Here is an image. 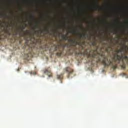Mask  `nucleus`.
<instances>
[{
    "label": "nucleus",
    "instance_id": "obj_11",
    "mask_svg": "<svg viewBox=\"0 0 128 128\" xmlns=\"http://www.w3.org/2000/svg\"><path fill=\"white\" fill-rule=\"evenodd\" d=\"M70 32L71 34H77V32H78V30H71Z\"/></svg>",
    "mask_w": 128,
    "mask_h": 128
},
{
    "label": "nucleus",
    "instance_id": "obj_2",
    "mask_svg": "<svg viewBox=\"0 0 128 128\" xmlns=\"http://www.w3.org/2000/svg\"><path fill=\"white\" fill-rule=\"evenodd\" d=\"M25 44L28 45L29 48L32 49L34 48L36 45V40L34 36H30V40L28 41V39H26Z\"/></svg>",
    "mask_w": 128,
    "mask_h": 128
},
{
    "label": "nucleus",
    "instance_id": "obj_14",
    "mask_svg": "<svg viewBox=\"0 0 128 128\" xmlns=\"http://www.w3.org/2000/svg\"><path fill=\"white\" fill-rule=\"evenodd\" d=\"M109 49H110V50H112V48L110 47V46H108L107 47V48H106V52H108Z\"/></svg>",
    "mask_w": 128,
    "mask_h": 128
},
{
    "label": "nucleus",
    "instance_id": "obj_31",
    "mask_svg": "<svg viewBox=\"0 0 128 128\" xmlns=\"http://www.w3.org/2000/svg\"><path fill=\"white\" fill-rule=\"evenodd\" d=\"M46 30H48V29H46Z\"/></svg>",
    "mask_w": 128,
    "mask_h": 128
},
{
    "label": "nucleus",
    "instance_id": "obj_26",
    "mask_svg": "<svg viewBox=\"0 0 128 128\" xmlns=\"http://www.w3.org/2000/svg\"><path fill=\"white\" fill-rule=\"evenodd\" d=\"M92 45H96V42H92Z\"/></svg>",
    "mask_w": 128,
    "mask_h": 128
},
{
    "label": "nucleus",
    "instance_id": "obj_21",
    "mask_svg": "<svg viewBox=\"0 0 128 128\" xmlns=\"http://www.w3.org/2000/svg\"><path fill=\"white\" fill-rule=\"evenodd\" d=\"M58 48H59V46H55V50H57Z\"/></svg>",
    "mask_w": 128,
    "mask_h": 128
},
{
    "label": "nucleus",
    "instance_id": "obj_27",
    "mask_svg": "<svg viewBox=\"0 0 128 128\" xmlns=\"http://www.w3.org/2000/svg\"><path fill=\"white\" fill-rule=\"evenodd\" d=\"M10 26H12V28L14 27V26H12V24H10Z\"/></svg>",
    "mask_w": 128,
    "mask_h": 128
},
{
    "label": "nucleus",
    "instance_id": "obj_4",
    "mask_svg": "<svg viewBox=\"0 0 128 128\" xmlns=\"http://www.w3.org/2000/svg\"><path fill=\"white\" fill-rule=\"evenodd\" d=\"M62 38L64 40H68V42H70L71 44H80V42L77 41L76 39H72V38H68V35H64V34H62Z\"/></svg>",
    "mask_w": 128,
    "mask_h": 128
},
{
    "label": "nucleus",
    "instance_id": "obj_7",
    "mask_svg": "<svg viewBox=\"0 0 128 128\" xmlns=\"http://www.w3.org/2000/svg\"><path fill=\"white\" fill-rule=\"evenodd\" d=\"M66 72H68V78H70V74H72L74 72V70L72 69H71V68H70V67L66 68Z\"/></svg>",
    "mask_w": 128,
    "mask_h": 128
},
{
    "label": "nucleus",
    "instance_id": "obj_24",
    "mask_svg": "<svg viewBox=\"0 0 128 128\" xmlns=\"http://www.w3.org/2000/svg\"><path fill=\"white\" fill-rule=\"evenodd\" d=\"M1 16H6V14H2Z\"/></svg>",
    "mask_w": 128,
    "mask_h": 128
},
{
    "label": "nucleus",
    "instance_id": "obj_10",
    "mask_svg": "<svg viewBox=\"0 0 128 128\" xmlns=\"http://www.w3.org/2000/svg\"><path fill=\"white\" fill-rule=\"evenodd\" d=\"M96 8H98L99 10H101V8H100V6L98 2H96Z\"/></svg>",
    "mask_w": 128,
    "mask_h": 128
},
{
    "label": "nucleus",
    "instance_id": "obj_17",
    "mask_svg": "<svg viewBox=\"0 0 128 128\" xmlns=\"http://www.w3.org/2000/svg\"><path fill=\"white\" fill-rule=\"evenodd\" d=\"M36 32H37L38 34H39V32H40L41 34H42V32H43V30H39Z\"/></svg>",
    "mask_w": 128,
    "mask_h": 128
},
{
    "label": "nucleus",
    "instance_id": "obj_9",
    "mask_svg": "<svg viewBox=\"0 0 128 128\" xmlns=\"http://www.w3.org/2000/svg\"><path fill=\"white\" fill-rule=\"evenodd\" d=\"M36 28H40V26L39 22H36ZM36 27H35V28H32V30H36Z\"/></svg>",
    "mask_w": 128,
    "mask_h": 128
},
{
    "label": "nucleus",
    "instance_id": "obj_1",
    "mask_svg": "<svg viewBox=\"0 0 128 128\" xmlns=\"http://www.w3.org/2000/svg\"><path fill=\"white\" fill-rule=\"evenodd\" d=\"M122 52H125V46L122 47L119 50H114V52L112 53V60H108V57H104V59L102 60V64L104 65V67H108L109 65L112 64V67L113 69H116L118 66L116 64H114V62H116L118 64H120V62L122 65V68L124 69L126 68L125 65V62L128 64V56L127 55H118V53H122Z\"/></svg>",
    "mask_w": 128,
    "mask_h": 128
},
{
    "label": "nucleus",
    "instance_id": "obj_8",
    "mask_svg": "<svg viewBox=\"0 0 128 128\" xmlns=\"http://www.w3.org/2000/svg\"><path fill=\"white\" fill-rule=\"evenodd\" d=\"M86 34H79V38H86Z\"/></svg>",
    "mask_w": 128,
    "mask_h": 128
},
{
    "label": "nucleus",
    "instance_id": "obj_25",
    "mask_svg": "<svg viewBox=\"0 0 128 128\" xmlns=\"http://www.w3.org/2000/svg\"><path fill=\"white\" fill-rule=\"evenodd\" d=\"M116 22H120L118 20H116Z\"/></svg>",
    "mask_w": 128,
    "mask_h": 128
},
{
    "label": "nucleus",
    "instance_id": "obj_15",
    "mask_svg": "<svg viewBox=\"0 0 128 128\" xmlns=\"http://www.w3.org/2000/svg\"><path fill=\"white\" fill-rule=\"evenodd\" d=\"M30 75H36V72L34 71H32L31 72H30Z\"/></svg>",
    "mask_w": 128,
    "mask_h": 128
},
{
    "label": "nucleus",
    "instance_id": "obj_29",
    "mask_svg": "<svg viewBox=\"0 0 128 128\" xmlns=\"http://www.w3.org/2000/svg\"><path fill=\"white\" fill-rule=\"evenodd\" d=\"M126 24H128V20L126 21Z\"/></svg>",
    "mask_w": 128,
    "mask_h": 128
},
{
    "label": "nucleus",
    "instance_id": "obj_3",
    "mask_svg": "<svg viewBox=\"0 0 128 128\" xmlns=\"http://www.w3.org/2000/svg\"><path fill=\"white\" fill-rule=\"evenodd\" d=\"M26 26H22V28L20 30H16V33H15V36H20V38H26V35L24 34V32H23L24 30H25Z\"/></svg>",
    "mask_w": 128,
    "mask_h": 128
},
{
    "label": "nucleus",
    "instance_id": "obj_30",
    "mask_svg": "<svg viewBox=\"0 0 128 128\" xmlns=\"http://www.w3.org/2000/svg\"><path fill=\"white\" fill-rule=\"evenodd\" d=\"M66 45H68V44H64V46H66Z\"/></svg>",
    "mask_w": 128,
    "mask_h": 128
},
{
    "label": "nucleus",
    "instance_id": "obj_23",
    "mask_svg": "<svg viewBox=\"0 0 128 128\" xmlns=\"http://www.w3.org/2000/svg\"><path fill=\"white\" fill-rule=\"evenodd\" d=\"M27 58H26V59L27 60H28V57H30V55L28 54H27Z\"/></svg>",
    "mask_w": 128,
    "mask_h": 128
},
{
    "label": "nucleus",
    "instance_id": "obj_18",
    "mask_svg": "<svg viewBox=\"0 0 128 128\" xmlns=\"http://www.w3.org/2000/svg\"><path fill=\"white\" fill-rule=\"evenodd\" d=\"M62 54V52H58L56 53V55H58V56H61Z\"/></svg>",
    "mask_w": 128,
    "mask_h": 128
},
{
    "label": "nucleus",
    "instance_id": "obj_6",
    "mask_svg": "<svg viewBox=\"0 0 128 128\" xmlns=\"http://www.w3.org/2000/svg\"><path fill=\"white\" fill-rule=\"evenodd\" d=\"M98 54V53L96 50H92L90 52V56H92L93 58H95Z\"/></svg>",
    "mask_w": 128,
    "mask_h": 128
},
{
    "label": "nucleus",
    "instance_id": "obj_19",
    "mask_svg": "<svg viewBox=\"0 0 128 128\" xmlns=\"http://www.w3.org/2000/svg\"><path fill=\"white\" fill-rule=\"evenodd\" d=\"M5 26H6V24H1L0 26L2 28H5Z\"/></svg>",
    "mask_w": 128,
    "mask_h": 128
},
{
    "label": "nucleus",
    "instance_id": "obj_12",
    "mask_svg": "<svg viewBox=\"0 0 128 128\" xmlns=\"http://www.w3.org/2000/svg\"><path fill=\"white\" fill-rule=\"evenodd\" d=\"M64 76L62 74L61 75H58L57 76V78L58 79H59L60 80H62V79H63Z\"/></svg>",
    "mask_w": 128,
    "mask_h": 128
},
{
    "label": "nucleus",
    "instance_id": "obj_16",
    "mask_svg": "<svg viewBox=\"0 0 128 128\" xmlns=\"http://www.w3.org/2000/svg\"><path fill=\"white\" fill-rule=\"evenodd\" d=\"M30 18H32V20H35V16H34V14H31L30 16Z\"/></svg>",
    "mask_w": 128,
    "mask_h": 128
},
{
    "label": "nucleus",
    "instance_id": "obj_5",
    "mask_svg": "<svg viewBox=\"0 0 128 128\" xmlns=\"http://www.w3.org/2000/svg\"><path fill=\"white\" fill-rule=\"evenodd\" d=\"M43 71L44 73L48 75V77H52V73L50 68H46Z\"/></svg>",
    "mask_w": 128,
    "mask_h": 128
},
{
    "label": "nucleus",
    "instance_id": "obj_22",
    "mask_svg": "<svg viewBox=\"0 0 128 128\" xmlns=\"http://www.w3.org/2000/svg\"><path fill=\"white\" fill-rule=\"evenodd\" d=\"M69 51H70V54H72L73 52H74V51L72 52H70V49L69 50Z\"/></svg>",
    "mask_w": 128,
    "mask_h": 128
},
{
    "label": "nucleus",
    "instance_id": "obj_28",
    "mask_svg": "<svg viewBox=\"0 0 128 128\" xmlns=\"http://www.w3.org/2000/svg\"><path fill=\"white\" fill-rule=\"evenodd\" d=\"M41 17H42V18H44V16L42 15V16H41Z\"/></svg>",
    "mask_w": 128,
    "mask_h": 128
},
{
    "label": "nucleus",
    "instance_id": "obj_20",
    "mask_svg": "<svg viewBox=\"0 0 128 128\" xmlns=\"http://www.w3.org/2000/svg\"><path fill=\"white\" fill-rule=\"evenodd\" d=\"M104 22H108V20H107L106 18H104Z\"/></svg>",
    "mask_w": 128,
    "mask_h": 128
},
{
    "label": "nucleus",
    "instance_id": "obj_13",
    "mask_svg": "<svg viewBox=\"0 0 128 128\" xmlns=\"http://www.w3.org/2000/svg\"><path fill=\"white\" fill-rule=\"evenodd\" d=\"M124 52L128 53V51H127L126 50V49L128 50V46L126 45V43H124Z\"/></svg>",
    "mask_w": 128,
    "mask_h": 128
}]
</instances>
